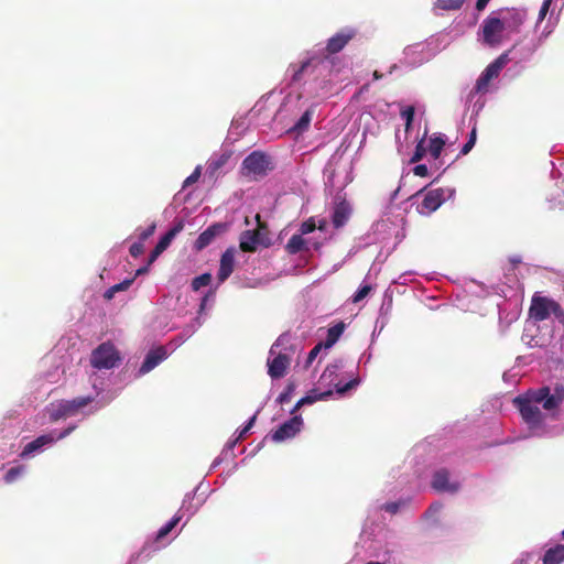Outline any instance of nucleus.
<instances>
[{"label":"nucleus","mask_w":564,"mask_h":564,"mask_svg":"<svg viewBox=\"0 0 564 564\" xmlns=\"http://www.w3.org/2000/svg\"><path fill=\"white\" fill-rule=\"evenodd\" d=\"M291 358L279 352L273 359L268 360V373L272 379H280L286 375Z\"/></svg>","instance_id":"15"},{"label":"nucleus","mask_w":564,"mask_h":564,"mask_svg":"<svg viewBox=\"0 0 564 564\" xmlns=\"http://www.w3.org/2000/svg\"><path fill=\"white\" fill-rule=\"evenodd\" d=\"M338 366L337 365H328L325 370L323 371L322 376H321V380H326V379H329L332 381V378L333 376L336 375L337 370H338Z\"/></svg>","instance_id":"42"},{"label":"nucleus","mask_w":564,"mask_h":564,"mask_svg":"<svg viewBox=\"0 0 564 564\" xmlns=\"http://www.w3.org/2000/svg\"><path fill=\"white\" fill-rule=\"evenodd\" d=\"M302 425V417L300 415H293L271 434V438L276 443L292 438L301 431Z\"/></svg>","instance_id":"9"},{"label":"nucleus","mask_w":564,"mask_h":564,"mask_svg":"<svg viewBox=\"0 0 564 564\" xmlns=\"http://www.w3.org/2000/svg\"><path fill=\"white\" fill-rule=\"evenodd\" d=\"M305 248V240L302 235H293L286 246L285 249L290 254H296L301 252Z\"/></svg>","instance_id":"24"},{"label":"nucleus","mask_w":564,"mask_h":564,"mask_svg":"<svg viewBox=\"0 0 564 564\" xmlns=\"http://www.w3.org/2000/svg\"><path fill=\"white\" fill-rule=\"evenodd\" d=\"M355 29L346 28L328 39L325 51L328 55L339 53L356 36Z\"/></svg>","instance_id":"10"},{"label":"nucleus","mask_w":564,"mask_h":564,"mask_svg":"<svg viewBox=\"0 0 564 564\" xmlns=\"http://www.w3.org/2000/svg\"><path fill=\"white\" fill-rule=\"evenodd\" d=\"M144 247L142 241L134 242L131 245L129 252L133 258H138L140 254L143 253Z\"/></svg>","instance_id":"45"},{"label":"nucleus","mask_w":564,"mask_h":564,"mask_svg":"<svg viewBox=\"0 0 564 564\" xmlns=\"http://www.w3.org/2000/svg\"><path fill=\"white\" fill-rule=\"evenodd\" d=\"M22 473H23V467L22 466L10 468L6 473V476H4L6 482H8V484L13 482Z\"/></svg>","instance_id":"38"},{"label":"nucleus","mask_w":564,"mask_h":564,"mask_svg":"<svg viewBox=\"0 0 564 564\" xmlns=\"http://www.w3.org/2000/svg\"><path fill=\"white\" fill-rule=\"evenodd\" d=\"M497 13L501 14L500 19L505 22L506 29L511 32L519 31L527 18L525 11L517 8L500 9Z\"/></svg>","instance_id":"14"},{"label":"nucleus","mask_w":564,"mask_h":564,"mask_svg":"<svg viewBox=\"0 0 564 564\" xmlns=\"http://www.w3.org/2000/svg\"><path fill=\"white\" fill-rule=\"evenodd\" d=\"M564 561V544H557L553 547H550L544 556V564H560Z\"/></svg>","instance_id":"21"},{"label":"nucleus","mask_w":564,"mask_h":564,"mask_svg":"<svg viewBox=\"0 0 564 564\" xmlns=\"http://www.w3.org/2000/svg\"><path fill=\"white\" fill-rule=\"evenodd\" d=\"M345 330V324L343 322L337 323L327 330V337L325 341H322L325 348H330L339 339Z\"/></svg>","instance_id":"22"},{"label":"nucleus","mask_w":564,"mask_h":564,"mask_svg":"<svg viewBox=\"0 0 564 564\" xmlns=\"http://www.w3.org/2000/svg\"><path fill=\"white\" fill-rule=\"evenodd\" d=\"M553 0H544L541 8H540V11H539V21H543L550 10V7L552 4Z\"/></svg>","instance_id":"46"},{"label":"nucleus","mask_w":564,"mask_h":564,"mask_svg":"<svg viewBox=\"0 0 564 564\" xmlns=\"http://www.w3.org/2000/svg\"><path fill=\"white\" fill-rule=\"evenodd\" d=\"M476 139H477V130H476V127H474L469 133V141H473L474 143H476Z\"/></svg>","instance_id":"57"},{"label":"nucleus","mask_w":564,"mask_h":564,"mask_svg":"<svg viewBox=\"0 0 564 564\" xmlns=\"http://www.w3.org/2000/svg\"><path fill=\"white\" fill-rule=\"evenodd\" d=\"M268 155L260 151H253L242 161V170L246 175L263 176L270 169Z\"/></svg>","instance_id":"5"},{"label":"nucleus","mask_w":564,"mask_h":564,"mask_svg":"<svg viewBox=\"0 0 564 564\" xmlns=\"http://www.w3.org/2000/svg\"><path fill=\"white\" fill-rule=\"evenodd\" d=\"M316 229V224L314 218H308L307 220L303 221L300 227V235H307L313 232Z\"/></svg>","instance_id":"39"},{"label":"nucleus","mask_w":564,"mask_h":564,"mask_svg":"<svg viewBox=\"0 0 564 564\" xmlns=\"http://www.w3.org/2000/svg\"><path fill=\"white\" fill-rule=\"evenodd\" d=\"M286 335H281L276 341L273 344V346L271 347L270 349V354H273L274 352V348L275 347H279L280 345H282L284 343V340L286 339Z\"/></svg>","instance_id":"54"},{"label":"nucleus","mask_w":564,"mask_h":564,"mask_svg":"<svg viewBox=\"0 0 564 564\" xmlns=\"http://www.w3.org/2000/svg\"><path fill=\"white\" fill-rule=\"evenodd\" d=\"M444 145L445 140L441 135L431 137L429 151L433 159L437 160L441 156Z\"/></svg>","instance_id":"25"},{"label":"nucleus","mask_w":564,"mask_h":564,"mask_svg":"<svg viewBox=\"0 0 564 564\" xmlns=\"http://www.w3.org/2000/svg\"><path fill=\"white\" fill-rule=\"evenodd\" d=\"M532 392L535 395V401H539L545 411L552 412V416H555L554 412L564 401V386L556 384L553 390L544 386L532 390Z\"/></svg>","instance_id":"3"},{"label":"nucleus","mask_w":564,"mask_h":564,"mask_svg":"<svg viewBox=\"0 0 564 564\" xmlns=\"http://www.w3.org/2000/svg\"><path fill=\"white\" fill-rule=\"evenodd\" d=\"M212 281V275L209 273H203L192 281L193 291H198L199 289L207 286Z\"/></svg>","instance_id":"30"},{"label":"nucleus","mask_w":564,"mask_h":564,"mask_svg":"<svg viewBox=\"0 0 564 564\" xmlns=\"http://www.w3.org/2000/svg\"><path fill=\"white\" fill-rule=\"evenodd\" d=\"M256 419H257V415L254 414L249 421L248 423L243 426V429H241L239 431V434L236 438V442H238L239 440H242L245 438L246 434L251 430V427L253 426L254 422H256Z\"/></svg>","instance_id":"43"},{"label":"nucleus","mask_w":564,"mask_h":564,"mask_svg":"<svg viewBox=\"0 0 564 564\" xmlns=\"http://www.w3.org/2000/svg\"><path fill=\"white\" fill-rule=\"evenodd\" d=\"M360 383L359 378H351L348 382L345 384H341L340 382L335 383L336 392L340 395L345 394L349 390L356 388Z\"/></svg>","instance_id":"29"},{"label":"nucleus","mask_w":564,"mask_h":564,"mask_svg":"<svg viewBox=\"0 0 564 564\" xmlns=\"http://www.w3.org/2000/svg\"><path fill=\"white\" fill-rule=\"evenodd\" d=\"M381 77H382V75H381V74H379V72H378V70H375V72H373V78H375V79H380Z\"/></svg>","instance_id":"62"},{"label":"nucleus","mask_w":564,"mask_h":564,"mask_svg":"<svg viewBox=\"0 0 564 564\" xmlns=\"http://www.w3.org/2000/svg\"><path fill=\"white\" fill-rule=\"evenodd\" d=\"M304 404H312V400H310V398L300 399L291 411V414H294Z\"/></svg>","instance_id":"52"},{"label":"nucleus","mask_w":564,"mask_h":564,"mask_svg":"<svg viewBox=\"0 0 564 564\" xmlns=\"http://www.w3.org/2000/svg\"><path fill=\"white\" fill-rule=\"evenodd\" d=\"M400 502H388L383 505L382 509L391 514H394L400 510Z\"/></svg>","instance_id":"47"},{"label":"nucleus","mask_w":564,"mask_h":564,"mask_svg":"<svg viewBox=\"0 0 564 564\" xmlns=\"http://www.w3.org/2000/svg\"><path fill=\"white\" fill-rule=\"evenodd\" d=\"M518 408L523 422L531 431H543L545 426L546 414L540 409V402L535 401V395L532 390H529L524 395H519L513 400Z\"/></svg>","instance_id":"1"},{"label":"nucleus","mask_w":564,"mask_h":564,"mask_svg":"<svg viewBox=\"0 0 564 564\" xmlns=\"http://www.w3.org/2000/svg\"><path fill=\"white\" fill-rule=\"evenodd\" d=\"M323 348H325L323 343H318L311 349L305 361V368H308L312 365V362L315 360V358L318 356Z\"/></svg>","instance_id":"35"},{"label":"nucleus","mask_w":564,"mask_h":564,"mask_svg":"<svg viewBox=\"0 0 564 564\" xmlns=\"http://www.w3.org/2000/svg\"><path fill=\"white\" fill-rule=\"evenodd\" d=\"M115 294H116V291H112V286H111V288H109V289L105 292L104 297H105L106 300H111V299L115 296Z\"/></svg>","instance_id":"56"},{"label":"nucleus","mask_w":564,"mask_h":564,"mask_svg":"<svg viewBox=\"0 0 564 564\" xmlns=\"http://www.w3.org/2000/svg\"><path fill=\"white\" fill-rule=\"evenodd\" d=\"M465 0H435L434 9L442 11L459 10Z\"/></svg>","instance_id":"26"},{"label":"nucleus","mask_w":564,"mask_h":564,"mask_svg":"<svg viewBox=\"0 0 564 564\" xmlns=\"http://www.w3.org/2000/svg\"><path fill=\"white\" fill-rule=\"evenodd\" d=\"M155 231V224H152L151 226H149L147 229H144L141 234H140V240L141 241H144L147 240L148 238H150Z\"/></svg>","instance_id":"50"},{"label":"nucleus","mask_w":564,"mask_h":564,"mask_svg":"<svg viewBox=\"0 0 564 564\" xmlns=\"http://www.w3.org/2000/svg\"><path fill=\"white\" fill-rule=\"evenodd\" d=\"M133 281H134V278L126 279L122 282L112 285V291H116V293L126 291L131 286Z\"/></svg>","instance_id":"44"},{"label":"nucleus","mask_w":564,"mask_h":564,"mask_svg":"<svg viewBox=\"0 0 564 564\" xmlns=\"http://www.w3.org/2000/svg\"><path fill=\"white\" fill-rule=\"evenodd\" d=\"M167 356V352H166V349L163 347V346H160V347H156L154 349H151L140 369H139V375L140 376H143L148 372H150L152 369H154L160 362H162Z\"/></svg>","instance_id":"17"},{"label":"nucleus","mask_w":564,"mask_h":564,"mask_svg":"<svg viewBox=\"0 0 564 564\" xmlns=\"http://www.w3.org/2000/svg\"><path fill=\"white\" fill-rule=\"evenodd\" d=\"M553 301L546 296L534 295L530 306V316L538 322L545 321L552 314Z\"/></svg>","instance_id":"12"},{"label":"nucleus","mask_w":564,"mask_h":564,"mask_svg":"<svg viewBox=\"0 0 564 564\" xmlns=\"http://www.w3.org/2000/svg\"><path fill=\"white\" fill-rule=\"evenodd\" d=\"M200 177V167L197 166L193 173L187 176L183 183V188L196 183L198 181V178Z\"/></svg>","instance_id":"41"},{"label":"nucleus","mask_w":564,"mask_h":564,"mask_svg":"<svg viewBox=\"0 0 564 564\" xmlns=\"http://www.w3.org/2000/svg\"><path fill=\"white\" fill-rule=\"evenodd\" d=\"M294 390L295 384L293 382L288 383L285 390L278 397L276 401L280 404L289 402Z\"/></svg>","instance_id":"36"},{"label":"nucleus","mask_w":564,"mask_h":564,"mask_svg":"<svg viewBox=\"0 0 564 564\" xmlns=\"http://www.w3.org/2000/svg\"><path fill=\"white\" fill-rule=\"evenodd\" d=\"M432 487L436 491L454 494L459 489L458 482L449 481V473L447 469L442 468L435 471L432 480Z\"/></svg>","instance_id":"16"},{"label":"nucleus","mask_w":564,"mask_h":564,"mask_svg":"<svg viewBox=\"0 0 564 564\" xmlns=\"http://www.w3.org/2000/svg\"><path fill=\"white\" fill-rule=\"evenodd\" d=\"M74 430L75 426H69L59 433L51 432L48 434L41 435L24 446L21 456L25 457L45 445L52 444L58 440H63L64 437L69 435Z\"/></svg>","instance_id":"7"},{"label":"nucleus","mask_w":564,"mask_h":564,"mask_svg":"<svg viewBox=\"0 0 564 564\" xmlns=\"http://www.w3.org/2000/svg\"><path fill=\"white\" fill-rule=\"evenodd\" d=\"M235 268V249L228 248L220 258L219 270L217 273V279L220 283L225 282L230 274L234 272Z\"/></svg>","instance_id":"18"},{"label":"nucleus","mask_w":564,"mask_h":564,"mask_svg":"<svg viewBox=\"0 0 564 564\" xmlns=\"http://www.w3.org/2000/svg\"><path fill=\"white\" fill-rule=\"evenodd\" d=\"M260 242V232L258 230H246L240 236L239 247L243 252H254Z\"/></svg>","instance_id":"20"},{"label":"nucleus","mask_w":564,"mask_h":564,"mask_svg":"<svg viewBox=\"0 0 564 564\" xmlns=\"http://www.w3.org/2000/svg\"><path fill=\"white\" fill-rule=\"evenodd\" d=\"M367 564H381V563H379V562H369Z\"/></svg>","instance_id":"64"},{"label":"nucleus","mask_w":564,"mask_h":564,"mask_svg":"<svg viewBox=\"0 0 564 564\" xmlns=\"http://www.w3.org/2000/svg\"><path fill=\"white\" fill-rule=\"evenodd\" d=\"M506 64L505 56H499L490 63L485 70L480 74L476 82V93H484L487 90L489 83L497 78Z\"/></svg>","instance_id":"8"},{"label":"nucleus","mask_w":564,"mask_h":564,"mask_svg":"<svg viewBox=\"0 0 564 564\" xmlns=\"http://www.w3.org/2000/svg\"><path fill=\"white\" fill-rule=\"evenodd\" d=\"M332 395H333V391L332 390H327V391H324V392H321V393H317L316 390H312L304 398H310V400H312V403H314V402L319 401V400H325V399H327V398H329Z\"/></svg>","instance_id":"37"},{"label":"nucleus","mask_w":564,"mask_h":564,"mask_svg":"<svg viewBox=\"0 0 564 564\" xmlns=\"http://www.w3.org/2000/svg\"><path fill=\"white\" fill-rule=\"evenodd\" d=\"M91 397H78L73 400L63 401L58 404L57 409L51 414L52 421H57L62 417L73 416L78 413L82 408L87 406L93 402Z\"/></svg>","instance_id":"6"},{"label":"nucleus","mask_w":564,"mask_h":564,"mask_svg":"<svg viewBox=\"0 0 564 564\" xmlns=\"http://www.w3.org/2000/svg\"><path fill=\"white\" fill-rule=\"evenodd\" d=\"M165 250H166V249H165V248H163V246H161L160 243H156V245H155V247H154V249H153V251H155V252H156V254H159V256H160L163 251H165Z\"/></svg>","instance_id":"59"},{"label":"nucleus","mask_w":564,"mask_h":564,"mask_svg":"<svg viewBox=\"0 0 564 564\" xmlns=\"http://www.w3.org/2000/svg\"><path fill=\"white\" fill-rule=\"evenodd\" d=\"M415 109L413 106L406 107L404 110L401 111L402 118L405 120V130L408 131L412 122L414 120Z\"/></svg>","instance_id":"32"},{"label":"nucleus","mask_w":564,"mask_h":564,"mask_svg":"<svg viewBox=\"0 0 564 564\" xmlns=\"http://www.w3.org/2000/svg\"><path fill=\"white\" fill-rule=\"evenodd\" d=\"M313 58L303 62L296 69H294L292 75V82L296 83L303 78V74L307 72V69L312 66Z\"/></svg>","instance_id":"31"},{"label":"nucleus","mask_w":564,"mask_h":564,"mask_svg":"<svg viewBox=\"0 0 564 564\" xmlns=\"http://www.w3.org/2000/svg\"><path fill=\"white\" fill-rule=\"evenodd\" d=\"M474 145H475V143H474L473 141H469V140H468V141L463 145V148H462V150H460V153H459V154H460V155H466V154H468V153L471 151V149L474 148Z\"/></svg>","instance_id":"53"},{"label":"nucleus","mask_w":564,"mask_h":564,"mask_svg":"<svg viewBox=\"0 0 564 564\" xmlns=\"http://www.w3.org/2000/svg\"><path fill=\"white\" fill-rule=\"evenodd\" d=\"M445 200V189L434 188L426 192L417 210L422 215H430L435 212Z\"/></svg>","instance_id":"11"},{"label":"nucleus","mask_w":564,"mask_h":564,"mask_svg":"<svg viewBox=\"0 0 564 564\" xmlns=\"http://www.w3.org/2000/svg\"><path fill=\"white\" fill-rule=\"evenodd\" d=\"M489 1H490V0H477V2H476V9H477V11H482V10H485V8L487 7V4H488V2H489Z\"/></svg>","instance_id":"55"},{"label":"nucleus","mask_w":564,"mask_h":564,"mask_svg":"<svg viewBox=\"0 0 564 564\" xmlns=\"http://www.w3.org/2000/svg\"><path fill=\"white\" fill-rule=\"evenodd\" d=\"M313 116V110L307 109L301 118L297 120V122L294 124L293 130L301 133L308 129L311 120Z\"/></svg>","instance_id":"28"},{"label":"nucleus","mask_w":564,"mask_h":564,"mask_svg":"<svg viewBox=\"0 0 564 564\" xmlns=\"http://www.w3.org/2000/svg\"><path fill=\"white\" fill-rule=\"evenodd\" d=\"M351 214L350 205L346 199H340L335 204L332 221L335 228L343 227L349 219Z\"/></svg>","instance_id":"19"},{"label":"nucleus","mask_w":564,"mask_h":564,"mask_svg":"<svg viewBox=\"0 0 564 564\" xmlns=\"http://www.w3.org/2000/svg\"><path fill=\"white\" fill-rule=\"evenodd\" d=\"M495 13L488 15L481 24L482 41L488 46L499 45L502 40V32L506 30L505 22L499 17L494 15Z\"/></svg>","instance_id":"4"},{"label":"nucleus","mask_w":564,"mask_h":564,"mask_svg":"<svg viewBox=\"0 0 564 564\" xmlns=\"http://www.w3.org/2000/svg\"><path fill=\"white\" fill-rule=\"evenodd\" d=\"M227 160H228V156L221 155L218 160L213 161L209 164V169H212L213 171H217L218 169H220L221 166H224L226 164Z\"/></svg>","instance_id":"48"},{"label":"nucleus","mask_w":564,"mask_h":564,"mask_svg":"<svg viewBox=\"0 0 564 564\" xmlns=\"http://www.w3.org/2000/svg\"><path fill=\"white\" fill-rule=\"evenodd\" d=\"M148 272V267H141L139 268L137 271H135V274H134V279L135 276H139V275H142V274H145Z\"/></svg>","instance_id":"58"},{"label":"nucleus","mask_w":564,"mask_h":564,"mask_svg":"<svg viewBox=\"0 0 564 564\" xmlns=\"http://www.w3.org/2000/svg\"><path fill=\"white\" fill-rule=\"evenodd\" d=\"M442 508H443V506L441 503H433L426 510V514L432 517V516L438 513L442 510Z\"/></svg>","instance_id":"51"},{"label":"nucleus","mask_w":564,"mask_h":564,"mask_svg":"<svg viewBox=\"0 0 564 564\" xmlns=\"http://www.w3.org/2000/svg\"><path fill=\"white\" fill-rule=\"evenodd\" d=\"M552 314L556 317V319L564 324V310L561 307V305L553 301V304L551 306Z\"/></svg>","instance_id":"40"},{"label":"nucleus","mask_w":564,"mask_h":564,"mask_svg":"<svg viewBox=\"0 0 564 564\" xmlns=\"http://www.w3.org/2000/svg\"><path fill=\"white\" fill-rule=\"evenodd\" d=\"M182 520V516L176 513L167 523H165L156 533V541L164 539Z\"/></svg>","instance_id":"27"},{"label":"nucleus","mask_w":564,"mask_h":564,"mask_svg":"<svg viewBox=\"0 0 564 564\" xmlns=\"http://www.w3.org/2000/svg\"><path fill=\"white\" fill-rule=\"evenodd\" d=\"M426 154V149L424 147V140L422 139L415 147V151L410 160L411 163H416L421 161Z\"/></svg>","instance_id":"34"},{"label":"nucleus","mask_w":564,"mask_h":564,"mask_svg":"<svg viewBox=\"0 0 564 564\" xmlns=\"http://www.w3.org/2000/svg\"><path fill=\"white\" fill-rule=\"evenodd\" d=\"M372 288L369 284L361 285L352 296V303H359L371 292Z\"/></svg>","instance_id":"33"},{"label":"nucleus","mask_w":564,"mask_h":564,"mask_svg":"<svg viewBox=\"0 0 564 564\" xmlns=\"http://www.w3.org/2000/svg\"><path fill=\"white\" fill-rule=\"evenodd\" d=\"M413 173L416 176L425 177L429 174V170L425 164H419L413 169Z\"/></svg>","instance_id":"49"},{"label":"nucleus","mask_w":564,"mask_h":564,"mask_svg":"<svg viewBox=\"0 0 564 564\" xmlns=\"http://www.w3.org/2000/svg\"><path fill=\"white\" fill-rule=\"evenodd\" d=\"M510 261L512 262L513 265L521 262V260L519 258H512Z\"/></svg>","instance_id":"63"},{"label":"nucleus","mask_w":564,"mask_h":564,"mask_svg":"<svg viewBox=\"0 0 564 564\" xmlns=\"http://www.w3.org/2000/svg\"><path fill=\"white\" fill-rule=\"evenodd\" d=\"M120 360V352L115 345L106 341L93 350L90 365L96 369H111L117 367Z\"/></svg>","instance_id":"2"},{"label":"nucleus","mask_w":564,"mask_h":564,"mask_svg":"<svg viewBox=\"0 0 564 564\" xmlns=\"http://www.w3.org/2000/svg\"><path fill=\"white\" fill-rule=\"evenodd\" d=\"M227 230V224L224 223H215L210 225L207 229H205L194 242V249L196 251H202L206 247H208L214 239L224 234Z\"/></svg>","instance_id":"13"},{"label":"nucleus","mask_w":564,"mask_h":564,"mask_svg":"<svg viewBox=\"0 0 564 564\" xmlns=\"http://www.w3.org/2000/svg\"><path fill=\"white\" fill-rule=\"evenodd\" d=\"M165 250H166V249H165V248H163V246H161L160 243H156V245H155V247H154V249H153V251H155V252H156V254H159V256H160L163 251H165Z\"/></svg>","instance_id":"60"},{"label":"nucleus","mask_w":564,"mask_h":564,"mask_svg":"<svg viewBox=\"0 0 564 564\" xmlns=\"http://www.w3.org/2000/svg\"><path fill=\"white\" fill-rule=\"evenodd\" d=\"M158 257H159V254H156V252L152 250L150 253V257H149V263L154 262Z\"/></svg>","instance_id":"61"},{"label":"nucleus","mask_w":564,"mask_h":564,"mask_svg":"<svg viewBox=\"0 0 564 564\" xmlns=\"http://www.w3.org/2000/svg\"><path fill=\"white\" fill-rule=\"evenodd\" d=\"M184 228L183 220L177 221L169 231H166L158 241L163 248L167 249L171 245L172 240L175 238L177 234H180Z\"/></svg>","instance_id":"23"}]
</instances>
